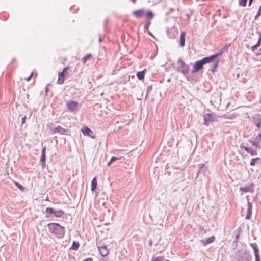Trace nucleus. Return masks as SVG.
I'll use <instances>...</instances> for the list:
<instances>
[{
    "instance_id": "nucleus-15",
    "label": "nucleus",
    "mask_w": 261,
    "mask_h": 261,
    "mask_svg": "<svg viewBox=\"0 0 261 261\" xmlns=\"http://www.w3.org/2000/svg\"><path fill=\"white\" fill-rule=\"evenodd\" d=\"M252 203L249 201L247 203V212L245 218L249 219L252 214Z\"/></svg>"
},
{
    "instance_id": "nucleus-38",
    "label": "nucleus",
    "mask_w": 261,
    "mask_h": 261,
    "mask_svg": "<svg viewBox=\"0 0 261 261\" xmlns=\"http://www.w3.org/2000/svg\"><path fill=\"white\" fill-rule=\"evenodd\" d=\"M255 261H260V257L259 252L254 253Z\"/></svg>"
},
{
    "instance_id": "nucleus-19",
    "label": "nucleus",
    "mask_w": 261,
    "mask_h": 261,
    "mask_svg": "<svg viewBox=\"0 0 261 261\" xmlns=\"http://www.w3.org/2000/svg\"><path fill=\"white\" fill-rule=\"evenodd\" d=\"M257 164H261V159L258 157L252 158L250 161V165L251 166H255Z\"/></svg>"
},
{
    "instance_id": "nucleus-27",
    "label": "nucleus",
    "mask_w": 261,
    "mask_h": 261,
    "mask_svg": "<svg viewBox=\"0 0 261 261\" xmlns=\"http://www.w3.org/2000/svg\"><path fill=\"white\" fill-rule=\"evenodd\" d=\"M80 244L78 242L74 241L72 243V246L71 247V249L73 250H76L78 249L79 247Z\"/></svg>"
},
{
    "instance_id": "nucleus-16",
    "label": "nucleus",
    "mask_w": 261,
    "mask_h": 261,
    "mask_svg": "<svg viewBox=\"0 0 261 261\" xmlns=\"http://www.w3.org/2000/svg\"><path fill=\"white\" fill-rule=\"evenodd\" d=\"M215 240L214 236H211L209 238H206L205 240L202 239L201 240V242L204 245H206L208 244L214 242Z\"/></svg>"
},
{
    "instance_id": "nucleus-22",
    "label": "nucleus",
    "mask_w": 261,
    "mask_h": 261,
    "mask_svg": "<svg viewBox=\"0 0 261 261\" xmlns=\"http://www.w3.org/2000/svg\"><path fill=\"white\" fill-rule=\"evenodd\" d=\"M145 72L146 69H144L141 71H139L137 73L136 76L139 80H142L144 79Z\"/></svg>"
},
{
    "instance_id": "nucleus-4",
    "label": "nucleus",
    "mask_w": 261,
    "mask_h": 261,
    "mask_svg": "<svg viewBox=\"0 0 261 261\" xmlns=\"http://www.w3.org/2000/svg\"><path fill=\"white\" fill-rule=\"evenodd\" d=\"M177 64L179 66L176 69V71L182 73L184 75L188 73L190 68L188 65L186 64L181 58L178 59Z\"/></svg>"
},
{
    "instance_id": "nucleus-21",
    "label": "nucleus",
    "mask_w": 261,
    "mask_h": 261,
    "mask_svg": "<svg viewBox=\"0 0 261 261\" xmlns=\"http://www.w3.org/2000/svg\"><path fill=\"white\" fill-rule=\"evenodd\" d=\"M97 182L96 177H94L93 178V179L92 180V181H91V190L93 192L96 190V189L97 188Z\"/></svg>"
},
{
    "instance_id": "nucleus-46",
    "label": "nucleus",
    "mask_w": 261,
    "mask_h": 261,
    "mask_svg": "<svg viewBox=\"0 0 261 261\" xmlns=\"http://www.w3.org/2000/svg\"><path fill=\"white\" fill-rule=\"evenodd\" d=\"M148 33V34L151 36H152L153 37H154L153 34L149 31V30H148V31H146Z\"/></svg>"
},
{
    "instance_id": "nucleus-24",
    "label": "nucleus",
    "mask_w": 261,
    "mask_h": 261,
    "mask_svg": "<svg viewBox=\"0 0 261 261\" xmlns=\"http://www.w3.org/2000/svg\"><path fill=\"white\" fill-rule=\"evenodd\" d=\"M260 43H261V36H259V38L258 39V41H257V42L256 43V44H255V45H254L253 46H252L251 47L252 51H255V49H256L257 48L260 46Z\"/></svg>"
},
{
    "instance_id": "nucleus-29",
    "label": "nucleus",
    "mask_w": 261,
    "mask_h": 261,
    "mask_svg": "<svg viewBox=\"0 0 261 261\" xmlns=\"http://www.w3.org/2000/svg\"><path fill=\"white\" fill-rule=\"evenodd\" d=\"M45 160H46V155L41 154L40 158V162L42 163V166L43 167H44L45 166Z\"/></svg>"
},
{
    "instance_id": "nucleus-28",
    "label": "nucleus",
    "mask_w": 261,
    "mask_h": 261,
    "mask_svg": "<svg viewBox=\"0 0 261 261\" xmlns=\"http://www.w3.org/2000/svg\"><path fill=\"white\" fill-rule=\"evenodd\" d=\"M250 246L252 248L254 251V253H256L259 252V249H258L257 245L256 243H251L250 244Z\"/></svg>"
},
{
    "instance_id": "nucleus-11",
    "label": "nucleus",
    "mask_w": 261,
    "mask_h": 261,
    "mask_svg": "<svg viewBox=\"0 0 261 261\" xmlns=\"http://www.w3.org/2000/svg\"><path fill=\"white\" fill-rule=\"evenodd\" d=\"M98 250L100 255L103 257L106 256L109 253V249L106 245L98 247Z\"/></svg>"
},
{
    "instance_id": "nucleus-44",
    "label": "nucleus",
    "mask_w": 261,
    "mask_h": 261,
    "mask_svg": "<svg viewBox=\"0 0 261 261\" xmlns=\"http://www.w3.org/2000/svg\"><path fill=\"white\" fill-rule=\"evenodd\" d=\"M256 55H259L261 54V49H259L257 50L256 53H255Z\"/></svg>"
},
{
    "instance_id": "nucleus-3",
    "label": "nucleus",
    "mask_w": 261,
    "mask_h": 261,
    "mask_svg": "<svg viewBox=\"0 0 261 261\" xmlns=\"http://www.w3.org/2000/svg\"><path fill=\"white\" fill-rule=\"evenodd\" d=\"M45 212V217L47 218L53 217L54 216L56 217L60 218L64 213V212L62 210L56 211L54 208L50 207H47L46 208Z\"/></svg>"
},
{
    "instance_id": "nucleus-36",
    "label": "nucleus",
    "mask_w": 261,
    "mask_h": 261,
    "mask_svg": "<svg viewBox=\"0 0 261 261\" xmlns=\"http://www.w3.org/2000/svg\"><path fill=\"white\" fill-rule=\"evenodd\" d=\"M118 159V158L116 157V156H112L110 160V161L108 163L107 165L108 166H110V164L112 163V162H114V161L117 160Z\"/></svg>"
},
{
    "instance_id": "nucleus-51",
    "label": "nucleus",
    "mask_w": 261,
    "mask_h": 261,
    "mask_svg": "<svg viewBox=\"0 0 261 261\" xmlns=\"http://www.w3.org/2000/svg\"><path fill=\"white\" fill-rule=\"evenodd\" d=\"M134 3H135L136 0H132Z\"/></svg>"
},
{
    "instance_id": "nucleus-37",
    "label": "nucleus",
    "mask_w": 261,
    "mask_h": 261,
    "mask_svg": "<svg viewBox=\"0 0 261 261\" xmlns=\"http://www.w3.org/2000/svg\"><path fill=\"white\" fill-rule=\"evenodd\" d=\"M150 21H148L146 22V24L144 25V31H148L149 30V27L150 25Z\"/></svg>"
},
{
    "instance_id": "nucleus-45",
    "label": "nucleus",
    "mask_w": 261,
    "mask_h": 261,
    "mask_svg": "<svg viewBox=\"0 0 261 261\" xmlns=\"http://www.w3.org/2000/svg\"><path fill=\"white\" fill-rule=\"evenodd\" d=\"M148 245H149V246H152V242L151 239H150V240H149V242H148Z\"/></svg>"
},
{
    "instance_id": "nucleus-25",
    "label": "nucleus",
    "mask_w": 261,
    "mask_h": 261,
    "mask_svg": "<svg viewBox=\"0 0 261 261\" xmlns=\"http://www.w3.org/2000/svg\"><path fill=\"white\" fill-rule=\"evenodd\" d=\"M252 145L255 147L256 148H260L261 147L259 145V141L257 139V137H256L255 140L254 141H252L251 142Z\"/></svg>"
},
{
    "instance_id": "nucleus-39",
    "label": "nucleus",
    "mask_w": 261,
    "mask_h": 261,
    "mask_svg": "<svg viewBox=\"0 0 261 261\" xmlns=\"http://www.w3.org/2000/svg\"><path fill=\"white\" fill-rule=\"evenodd\" d=\"M41 154H44L46 155V147L44 146L41 151Z\"/></svg>"
},
{
    "instance_id": "nucleus-30",
    "label": "nucleus",
    "mask_w": 261,
    "mask_h": 261,
    "mask_svg": "<svg viewBox=\"0 0 261 261\" xmlns=\"http://www.w3.org/2000/svg\"><path fill=\"white\" fill-rule=\"evenodd\" d=\"M230 45V44H225V46L222 48L221 51H220L218 53H221V55L223 53H224L225 51L227 50V49H228Z\"/></svg>"
},
{
    "instance_id": "nucleus-32",
    "label": "nucleus",
    "mask_w": 261,
    "mask_h": 261,
    "mask_svg": "<svg viewBox=\"0 0 261 261\" xmlns=\"http://www.w3.org/2000/svg\"><path fill=\"white\" fill-rule=\"evenodd\" d=\"M247 0H239V4L240 6L245 7L246 6Z\"/></svg>"
},
{
    "instance_id": "nucleus-8",
    "label": "nucleus",
    "mask_w": 261,
    "mask_h": 261,
    "mask_svg": "<svg viewBox=\"0 0 261 261\" xmlns=\"http://www.w3.org/2000/svg\"><path fill=\"white\" fill-rule=\"evenodd\" d=\"M253 121L255 126L259 128L261 127V115L259 114H255L253 116Z\"/></svg>"
},
{
    "instance_id": "nucleus-9",
    "label": "nucleus",
    "mask_w": 261,
    "mask_h": 261,
    "mask_svg": "<svg viewBox=\"0 0 261 261\" xmlns=\"http://www.w3.org/2000/svg\"><path fill=\"white\" fill-rule=\"evenodd\" d=\"M66 105L69 110H70V111L73 112L76 110L78 106V103L74 101H67Z\"/></svg>"
},
{
    "instance_id": "nucleus-7",
    "label": "nucleus",
    "mask_w": 261,
    "mask_h": 261,
    "mask_svg": "<svg viewBox=\"0 0 261 261\" xmlns=\"http://www.w3.org/2000/svg\"><path fill=\"white\" fill-rule=\"evenodd\" d=\"M254 187H255L254 184L250 183L248 186H247L246 187H240L239 190L240 191H243L244 192L253 193L254 191Z\"/></svg>"
},
{
    "instance_id": "nucleus-13",
    "label": "nucleus",
    "mask_w": 261,
    "mask_h": 261,
    "mask_svg": "<svg viewBox=\"0 0 261 261\" xmlns=\"http://www.w3.org/2000/svg\"><path fill=\"white\" fill-rule=\"evenodd\" d=\"M241 148H243L247 153H250L252 156L256 155L257 154L256 150L252 148H249L243 145H241Z\"/></svg>"
},
{
    "instance_id": "nucleus-34",
    "label": "nucleus",
    "mask_w": 261,
    "mask_h": 261,
    "mask_svg": "<svg viewBox=\"0 0 261 261\" xmlns=\"http://www.w3.org/2000/svg\"><path fill=\"white\" fill-rule=\"evenodd\" d=\"M91 57H92V55L91 54H87L83 58V63H85L86 62V61L88 60V59H89V58H90Z\"/></svg>"
},
{
    "instance_id": "nucleus-47",
    "label": "nucleus",
    "mask_w": 261,
    "mask_h": 261,
    "mask_svg": "<svg viewBox=\"0 0 261 261\" xmlns=\"http://www.w3.org/2000/svg\"><path fill=\"white\" fill-rule=\"evenodd\" d=\"M84 261H93L91 258H89L85 259Z\"/></svg>"
},
{
    "instance_id": "nucleus-6",
    "label": "nucleus",
    "mask_w": 261,
    "mask_h": 261,
    "mask_svg": "<svg viewBox=\"0 0 261 261\" xmlns=\"http://www.w3.org/2000/svg\"><path fill=\"white\" fill-rule=\"evenodd\" d=\"M204 64L202 60L196 61L193 65V69L191 71L192 73L197 72L203 68Z\"/></svg>"
},
{
    "instance_id": "nucleus-5",
    "label": "nucleus",
    "mask_w": 261,
    "mask_h": 261,
    "mask_svg": "<svg viewBox=\"0 0 261 261\" xmlns=\"http://www.w3.org/2000/svg\"><path fill=\"white\" fill-rule=\"evenodd\" d=\"M220 55H221V53H216L211 56L204 57L201 60L204 65L206 63L213 62L214 61L216 60V58Z\"/></svg>"
},
{
    "instance_id": "nucleus-14",
    "label": "nucleus",
    "mask_w": 261,
    "mask_h": 261,
    "mask_svg": "<svg viewBox=\"0 0 261 261\" xmlns=\"http://www.w3.org/2000/svg\"><path fill=\"white\" fill-rule=\"evenodd\" d=\"M145 10L143 9L135 10L133 12V15L136 17L140 18L145 15Z\"/></svg>"
},
{
    "instance_id": "nucleus-18",
    "label": "nucleus",
    "mask_w": 261,
    "mask_h": 261,
    "mask_svg": "<svg viewBox=\"0 0 261 261\" xmlns=\"http://www.w3.org/2000/svg\"><path fill=\"white\" fill-rule=\"evenodd\" d=\"M214 63L211 66V71L212 72H215L216 68L218 67L219 63V60L218 58V57L216 58V60L214 61Z\"/></svg>"
},
{
    "instance_id": "nucleus-1",
    "label": "nucleus",
    "mask_w": 261,
    "mask_h": 261,
    "mask_svg": "<svg viewBox=\"0 0 261 261\" xmlns=\"http://www.w3.org/2000/svg\"><path fill=\"white\" fill-rule=\"evenodd\" d=\"M48 231L59 239L63 238L65 235V228L57 223H50L47 224Z\"/></svg>"
},
{
    "instance_id": "nucleus-23",
    "label": "nucleus",
    "mask_w": 261,
    "mask_h": 261,
    "mask_svg": "<svg viewBox=\"0 0 261 261\" xmlns=\"http://www.w3.org/2000/svg\"><path fill=\"white\" fill-rule=\"evenodd\" d=\"M199 171L198 174L202 173H204V171L206 170V167L205 164H201L198 165Z\"/></svg>"
},
{
    "instance_id": "nucleus-20",
    "label": "nucleus",
    "mask_w": 261,
    "mask_h": 261,
    "mask_svg": "<svg viewBox=\"0 0 261 261\" xmlns=\"http://www.w3.org/2000/svg\"><path fill=\"white\" fill-rule=\"evenodd\" d=\"M65 80V74H63V72H60L58 74V79L57 83L58 84H63Z\"/></svg>"
},
{
    "instance_id": "nucleus-41",
    "label": "nucleus",
    "mask_w": 261,
    "mask_h": 261,
    "mask_svg": "<svg viewBox=\"0 0 261 261\" xmlns=\"http://www.w3.org/2000/svg\"><path fill=\"white\" fill-rule=\"evenodd\" d=\"M68 69V67H65V68H64L63 71L61 72H63V74H65V73L67 71Z\"/></svg>"
},
{
    "instance_id": "nucleus-10",
    "label": "nucleus",
    "mask_w": 261,
    "mask_h": 261,
    "mask_svg": "<svg viewBox=\"0 0 261 261\" xmlns=\"http://www.w3.org/2000/svg\"><path fill=\"white\" fill-rule=\"evenodd\" d=\"M81 131L84 135L88 136L92 138H95L94 136L92 135L93 133V131L87 126L83 127L81 129Z\"/></svg>"
},
{
    "instance_id": "nucleus-2",
    "label": "nucleus",
    "mask_w": 261,
    "mask_h": 261,
    "mask_svg": "<svg viewBox=\"0 0 261 261\" xmlns=\"http://www.w3.org/2000/svg\"><path fill=\"white\" fill-rule=\"evenodd\" d=\"M47 127L51 134H60L61 135H70V130L67 129H64L60 126L55 127L52 123H47Z\"/></svg>"
},
{
    "instance_id": "nucleus-48",
    "label": "nucleus",
    "mask_w": 261,
    "mask_h": 261,
    "mask_svg": "<svg viewBox=\"0 0 261 261\" xmlns=\"http://www.w3.org/2000/svg\"><path fill=\"white\" fill-rule=\"evenodd\" d=\"M253 0H249L248 5L251 6Z\"/></svg>"
},
{
    "instance_id": "nucleus-49",
    "label": "nucleus",
    "mask_w": 261,
    "mask_h": 261,
    "mask_svg": "<svg viewBox=\"0 0 261 261\" xmlns=\"http://www.w3.org/2000/svg\"><path fill=\"white\" fill-rule=\"evenodd\" d=\"M256 137H257V138L259 137L261 139V132L259 133L258 136Z\"/></svg>"
},
{
    "instance_id": "nucleus-40",
    "label": "nucleus",
    "mask_w": 261,
    "mask_h": 261,
    "mask_svg": "<svg viewBox=\"0 0 261 261\" xmlns=\"http://www.w3.org/2000/svg\"><path fill=\"white\" fill-rule=\"evenodd\" d=\"M26 119H27V117L26 116H24L22 119V121H21V124H23L25 123V121H26Z\"/></svg>"
},
{
    "instance_id": "nucleus-31",
    "label": "nucleus",
    "mask_w": 261,
    "mask_h": 261,
    "mask_svg": "<svg viewBox=\"0 0 261 261\" xmlns=\"http://www.w3.org/2000/svg\"><path fill=\"white\" fill-rule=\"evenodd\" d=\"M165 258L162 256H158L156 257H153L151 261H164Z\"/></svg>"
},
{
    "instance_id": "nucleus-26",
    "label": "nucleus",
    "mask_w": 261,
    "mask_h": 261,
    "mask_svg": "<svg viewBox=\"0 0 261 261\" xmlns=\"http://www.w3.org/2000/svg\"><path fill=\"white\" fill-rule=\"evenodd\" d=\"M145 15L148 19H152L154 16L153 12L150 10H148L147 12L145 11Z\"/></svg>"
},
{
    "instance_id": "nucleus-33",
    "label": "nucleus",
    "mask_w": 261,
    "mask_h": 261,
    "mask_svg": "<svg viewBox=\"0 0 261 261\" xmlns=\"http://www.w3.org/2000/svg\"><path fill=\"white\" fill-rule=\"evenodd\" d=\"M14 184L16 185V186L18 189H19L20 190L23 191L24 190V187L22 185H21V184H20L19 183H18L16 181H14Z\"/></svg>"
},
{
    "instance_id": "nucleus-50",
    "label": "nucleus",
    "mask_w": 261,
    "mask_h": 261,
    "mask_svg": "<svg viewBox=\"0 0 261 261\" xmlns=\"http://www.w3.org/2000/svg\"><path fill=\"white\" fill-rule=\"evenodd\" d=\"M101 41H102L101 36V35H99V42H100Z\"/></svg>"
},
{
    "instance_id": "nucleus-35",
    "label": "nucleus",
    "mask_w": 261,
    "mask_h": 261,
    "mask_svg": "<svg viewBox=\"0 0 261 261\" xmlns=\"http://www.w3.org/2000/svg\"><path fill=\"white\" fill-rule=\"evenodd\" d=\"M261 15V5L259 7V9L258 10V12L256 15L255 16L254 19L256 20Z\"/></svg>"
},
{
    "instance_id": "nucleus-17",
    "label": "nucleus",
    "mask_w": 261,
    "mask_h": 261,
    "mask_svg": "<svg viewBox=\"0 0 261 261\" xmlns=\"http://www.w3.org/2000/svg\"><path fill=\"white\" fill-rule=\"evenodd\" d=\"M186 33L182 32L180 35L179 44L181 47H184L185 45Z\"/></svg>"
},
{
    "instance_id": "nucleus-43",
    "label": "nucleus",
    "mask_w": 261,
    "mask_h": 261,
    "mask_svg": "<svg viewBox=\"0 0 261 261\" xmlns=\"http://www.w3.org/2000/svg\"><path fill=\"white\" fill-rule=\"evenodd\" d=\"M45 95H46L47 94V92L49 90V89L48 88V86H46L45 88Z\"/></svg>"
},
{
    "instance_id": "nucleus-12",
    "label": "nucleus",
    "mask_w": 261,
    "mask_h": 261,
    "mask_svg": "<svg viewBox=\"0 0 261 261\" xmlns=\"http://www.w3.org/2000/svg\"><path fill=\"white\" fill-rule=\"evenodd\" d=\"M213 116L210 113L206 114L203 116L204 124L208 126L211 122L213 121Z\"/></svg>"
},
{
    "instance_id": "nucleus-42",
    "label": "nucleus",
    "mask_w": 261,
    "mask_h": 261,
    "mask_svg": "<svg viewBox=\"0 0 261 261\" xmlns=\"http://www.w3.org/2000/svg\"><path fill=\"white\" fill-rule=\"evenodd\" d=\"M33 75V72H32L31 75L28 78H27V80L28 81H30L31 79V78L32 77Z\"/></svg>"
}]
</instances>
